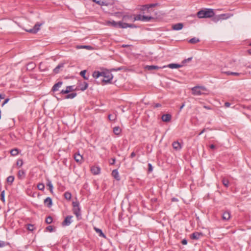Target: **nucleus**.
<instances>
[{
    "mask_svg": "<svg viewBox=\"0 0 251 251\" xmlns=\"http://www.w3.org/2000/svg\"><path fill=\"white\" fill-rule=\"evenodd\" d=\"M93 76L95 78H98L102 77L103 78L101 79V81L105 83H110V81L113 78L112 74L109 71L99 72L94 71L93 73Z\"/></svg>",
    "mask_w": 251,
    "mask_h": 251,
    "instance_id": "nucleus-1",
    "label": "nucleus"
},
{
    "mask_svg": "<svg viewBox=\"0 0 251 251\" xmlns=\"http://www.w3.org/2000/svg\"><path fill=\"white\" fill-rule=\"evenodd\" d=\"M214 15V12L212 9L201 10L197 13V16L199 18H211Z\"/></svg>",
    "mask_w": 251,
    "mask_h": 251,
    "instance_id": "nucleus-2",
    "label": "nucleus"
},
{
    "mask_svg": "<svg viewBox=\"0 0 251 251\" xmlns=\"http://www.w3.org/2000/svg\"><path fill=\"white\" fill-rule=\"evenodd\" d=\"M206 90V89L204 86H195L192 88V94L195 96H200Z\"/></svg>",
    "mask_w": 251,
    "mask_h": 251,
    "instance_id": "nucleus-3",
    "label": "nucleus"
},
{
    "mask_svg": "<svg viewBox=\"0 0 251 251\" xmlns=\"http://www.w3.org/2000/svg\"><path fill=\"white\" fill-rule=\"evenodd\" d=\"M73 205L74 213L76 216L77 217H78L80 215V208L79 207V202L77 201H73Z\"/></svg>",
    "mask_w": 251,
    "mask_h": 251,
    "instance_id": "nucleus-4",
    "label": "nucleus"
},
{
    "mask_svg": "<svg viewBox=\"0 0 251 251\" xmlns=\"http://www.w3.org/2000/svg\"><path fill=\"white\" fill-rule=\"evenodd\" d=\"M166 68V66H163L162 67H159L156 65H146L144 67V68L146 70L151 71L153 70H158L159 69H163Z\"/></svg>",
    "mask_w": 251,
    "mask_h": 251,
    "instance_id": "nucleus-5",
    "label": "nucleus"
},
{
    "mask_svg": "<svg viewBox=\"0 0 251 251\" xmlns=\"http://www.w3.org/2000/svg\"><path fill=\"white\" fill-rule=\"evenodd\" d=\"M73 216L68 215L67 216L62 223V226H69L72 222V219Z\"/></svg>",
    "mask_w": 251,
    "mask_h": 251,
    "instance_id": "nucleus-6",
    "label": "nucleus"
},
{
    "mask_svg": "<svg viewBox=\"0 0 251 251\" xmlns=\"http://www.w3.org/2000/svg\"><path fill=\"white\" fill-rule=\"evenodd\" d=\"M42 25V24L37 23L35 25L33 28L26 30V31L30 33H36L39 30L40 27Z\"/></svg>",
    "mask_w": 251,
    "mask_h": 251,
    "instance_id": "nucleus-7",
    "label": "nucleus"
},
{
    "mask_svg": "<svg viewBox=\"0 0 251 251\" xmlns=\"http://www.w3.org/2000/svg\"><path fill=\"white\" fill-rule=\"evenodd\" d=\"M77 90V88L75 89L74 86H68L66 87L65 90H62L60 92V94H68L70 92H72V91H73L75 90Z\"/></svg>",
    "mask_w": 251,
    "mask_h": 251,
    "instance_id": "nucleus-8",
    "label": "nucleus"
},
{
    "mask_svg": "<svg viewBox=\"0 0 251 251\" xmlns=\"http://www.w3.org/2000/svg\"><path fill=\"white\" fill-rule=\"evenodd\" d=\"M88 83L86 82H83L82 83H80L77 86V87L76 88H77V90H80L82 91H84V90L87 89V88H88Z\"/></svg>",
    "mask_w": 251,
    "mask_h": 251,
    "instance_id": "nucleus-9",
    "label": "nucleus"
},
{
    "mask_svg": "<svg viewBox=\"0 0 251 251\" xmlns=\"http://www.w3.org/2000/svg\"><path fill=\"white\" fill-rule=\"evenodd\" d=\"M74 157L77 163L81 164L83 162V157L79 153H75Z\"/></svg>",
    "mask_w": 251,
    "mask_h": 251,
    "instance_id": "nucleus-10",
    "label": "nucleus"
},
{
    "mask_svg": "<svg viewBox=\"0 0 251 251\" xmlns=\"http://www.w3.org/2000/svg\"><path fill=\"white\" fill-rule=\"evenodd\" d=\"M63 83L62 81H59L57 83H55L52 87V89H51V90L53 91V92H56V91H57L59 88L61 87V86H62Z\"/></svg>",
    "mask_w": 251,
    "mask_h": 251,
    "instance_id": "nucleus-11",
    "label": "nucleus"
},
{
    "mask_svg": "<svg viewBox=\"0 0 251 251\" xmlns=\"http://www.w3.org/2000/svg\"><path fill=\"white\" fill-rule=\"evenodd\" d=\"M233 14L230 13L222 14L219 15V17L221 20H226L232 17Z\"/></svg>",
    "mask_w": 251,
    "mask_h": 251,
    "instance_id": "nucleus-12",
    "label": "nucleus"
},
{
    "mask_svg": "<svg viewBox=\"0 0 251 251\" xmlns=\"http://www.w3.org/2000/svg\"><path fill=\"white\" fill-rule=\"evenodd\" d=\"M25 177V172L24 170H20L18 172V177L19 179H23Z\"/></svg>",
    "mask_w": 251,
    "mask_h": 251,
    "instance_id": "nucleus-13",
    "label": "nucleus"
},
{
    "mask_svg": "<svg viewBox=\"0 0 251 251\" xmlns=\"http://www.w3.org/2000/svg\"><path fill=\"white\" fill-rule=\"evenodd\" d=\"M183 27V25L182 23H177L175 25H173L172 28L175 30H179L181 29Z\"/></svg>",
    "mask_w": 251,
    "mask_h": 251,
    "instance_id": "nucleus-14",
    "label": "nucleus"
},
{
    "mask_svg": "<svg viewBox=\"0 0 251 251\" xmlns=\"http://www.w3.org/2000/svg\"><path fill=\"white\" fill-rule=\"evenodd\" d=\"M171 115L169 114H163L162 116L161 119L163 122H168L171 119Z\"/></svg>",
    "mask_w": 251,
    "mask_h": 251,
    "instance_id": "nucleus-15",
    "label": "nucleus"
},
{
    "mask_svg": "<svg viewBox=\"0 0 251 251\" xmlns=\"http://www.w3.org/2000/svg\"><path fill=\"white\" fill-rule=\"evenodd\" d=\"M100 169L99 167L93 166L91 167V171L94 175H98L100 173Z\"/></svg>",
    "mask_w": 251,
    "mask_h": 251,
    "instance_id": "nucleus-16",
    "label": "nucleus"
},
{
    "mask_svg": "<svg viewBox=\"0 0 251 251\" xmlns=\"http://www.w3.org/2000/svg\"><path fill=\"white\" fill-rule=\"evenodd\" d=\"M202 235L201 233L195 232L191 235V237L193 239L198 240Z\"/></svg>",
    "mask_w": 251,
    "mask_h": 251,
    "instance_id": "nucleus-17",
    "label": "nucleus"
},
{
    "mask_svg": "<svg viewBox=\"0 0 251 251\" xmlns=\"http://www.w3.org/2000/svg\"><path fill=\"white\" fill-rule=\"evenodd\" d=\"M230 218V214L228 211H225L222 215L223 220L227 221Z\"/></svg>",
    "mask_w": 251,
    "mask_h": 251,
    "instance_id": "nucleus-18",
    "label": "nucleus"
},
{
    "mask_svg": "<svg viewBox=\"0 0 251 251\" xmlns=\"http://www.w3.org/2000/svg\"><path fill=\"white\" fill-rule=\"evenodd\" d=\"M166 67H168L171 69L179 68L182 66V65H179V64H176V63H171V64H169V65H166Z\"/></svg>",
    "mask_w": 251,
    "mask_h": 251,
    "instance_id": "nucleus-19",
    "label": "nucleus"
},
{
    "mask_svg": "<svg viewBox=\"0 0 251 251\" xmlns=\"http://www.w3.org/2000/svg\"><path fill=\"white\" fill-rule=\"evenodd\" d=\"M44 203L48 207H51L52 205V200L50 198L48 197L44 200Z\"/></svg>",
    "mask_w": 251,
    "mask_h": 251,
    "instance_id": "nucleus-20",
    "label": "nucleus"
},
{
    "mask_svg": "<svg viewBox=\"0 0 251 251\" xmlns=\"http://www.w3.org/2000/svg\"><path fill=\"white\" fill-rule=\"evenodd\" d=\"M112 175L116 180H119L120 179V177L119 175V173L117 170H114L112 172Z\"/></svg>",
    "mask_w": 251,
    "mask_h": 251,
    "instance_id": "nucleus-21",
    "label": "nucleus"
},
{
    "mask_svg": "<svg viewBox=\"0 0 251 251\" xmlns=\"http://www.w3.org/2000/svg\"><path fill=\"white\" fill-rule=\"evenodd\" d=\"M94 229L96 231V232L99 234V235L100 236V237H103L104 238H106V236L105 235H104V234L102 232V230L100 229V228H97L96 227H94Z\"/></svg>",
    "mask_w": 251,
    "mask_h": 251,
    "instance_id": "nucleus-22",
    "label": "nucleus"
},
{
    "mask_svg": "<svg viewBox=\"0 0 251 251\" xmlns=\"http://www.w3.org/2000/svg\"><path fill=\"white\" fill-rule=\"evenodd\" d=\"M64 67V64L63 63H60L58 64L54 69H53V72L55 74H58L59 72V70L61 68H63Z\"/></svg>",
    "mask_w": 251,
    "mask_h": 251,
    "instance_id": "nucleus-23",
    "label": "nucleus"
},
{
    "mask_svg": "<svg viewBox=\"0 0 251 251\" xmlns=\"http://www.w3.org/2000/svg\"><path fill=\"white\" fill-rule=\"evenodd\" d=\"M172 145L174 149L176 150H179L181 148L180 144L178 142H174Z\"/></svg>",
    "mask_w": 251,
    "mask_h": 251,
    "instance_id": "nucleus-24",
    "label": "nucleus"
},
{
    "mask_svg": "<svg viewBox=\"0 0 251 251\" xmlns=\"http://www.w3.org/2000/svg\"><path fill=\"white\" fill-rule=\"evenodd\" d=\"M133 17L132 15H124L122 17L123 21L132 20L133 21Z\"/></svg>",
    "mask_w": 251,
    "mask_h": 251,
    "instance_id": "nucleus-25",
    "label": "nucleus"
},
{
    "mask_svg": "<svg viewBox=\"0 0 251 251\" xmlns=\"http://www.w3.org/2000/svg\"><path fill=\"white\" fill-rule=\"evenodd\" d=\"M107 25L116 27L118 26H119V22H116L114 21H108V22H107Z\"/></svg>",
    "mask_w": 251,
    "mask_h": 251,
    "instance_id": "nucleus-26",
    "label": "nucleus"
},
{
    "mask_svg": "<svg viewBox=\"0 0 251 251\" xmlns=\"http://www.w3.org/2000/svg\"><path fill=\"white\" fill-rule=\"evenodd\" d=\"M76 95L77 94L76 93H72L67 95L65 96V98L66 99H74Z\"/></svg>",
    "mask_w": 251,
    "mask_h": 251,
    "instance_id": "nucleus-27",
    "label": "nucleus"
},
{
    "mask_svg": "<svg viewBox=\"0 0 251 251\" xmlns=\"http://www.w3.org/2000/svg\"><path fill=\"white\" fill-rule=\"evenodd\" d=\"M14 179H15V177L14 176H9L7 178L6 181L8 183H9L10 185H11L12 184L13 182L14 181Z\"/></svg>",
    "mask_w": 251,
    "mask_h": 251,
    "instance_id": "nucleus-28",
    "label": "nucleus"
},
{
    "mask_svg": "<svg viewBox=\"0 0 251 251\" xmlns=\"http://www.w3.org/2000/svg\"><path fill=\"white\" fill-rule=\"evenodd\" d=\"M121 129L119 126H116L113 128V132L116 135H119L121 133Z\"/></svg>",
    "mask_w": 251,
    "mask_h": 251,
    "instance_id": "nucleus-29",
    "label": "nucleus"
},
{
    "mask_svg": "<svg viewBox=\"0 0 251 251\" xmlns=\"http://www.w3.org/2000/svg\"><path fill=\"white\" fill-rule=\"evenodd\" d=\"M222 183L225 187L227 188L229 185V180L226 177H223Z\"/></svg>",
    "mask_w": 251,
    "mask_h": 251,
    "instance_id": "nucleus-30",
    "label": "nucleus"
},
{
    "mask_svg": "<svg viewBox=\"0 0 251 251\" xmlns=\"http://www.w3.org/2000/svg\"><path fill=\"white\" fill-rule=\"evenodd\" d=\"M47 185V186H48L49 187V190H50V192L51 193H52L53 187L51 183V181L50 180H49V179L48 180Z\"/></svg>",
    "mask_w": 251,
    "mask_h": 251,
    "instance_id": "nucleus-31",
    "label": "nucleus"
},
{
    "mask_svg": "<svg viewBox=\"0 0 251 251\" xmlns=\"http://www.w3.org/2000/svg\"><path fill=\"white\" fill-rule=\"evenodd\" d=\"M142 17H143V15H141L140 14L135 16L133 17V22H134L135 21H142Z\"/></svg>",
    "mask_w": 251,
    "mask_h": 251,
    "instance_id": "nucleus-32",
    "label": "nucleus"
},
{
    "mask_svg": "<svg viewBox=\"0 0 251 251\" xmlns=\"http://www.w3.org/2000/svg\"><path fill=\"white\" fill-rule=\"evenodd\" d=\"M153 19V18L151 16H148L143 15L142 21L148 22V21H150L151 19Z\"/></svg>",
    "mask_w": 251,
    "mask_h": 251,
    "instance_id": "nucleus-33",
    "label": "nucleus"
},
{
    "mask_svg": "<svg viewBox=\"0 0 251 251\" xmlns=\"http://www.w3.org/2000/svg\"><path fill=\"white\" fill-rule=\"evenodd\" d=\"M119 27L122 28H126L127 27V24L125 23H123L121 21L119 22Z\"/></svg>",
    "mask_w": 251,
    "mask_h": 251,
    "instance_id": "nucleus-34",
    "label": "nucleus"
},
{
    "mask_svg": "<svg viewBox=\"0 0 251 251\" xmlns=\"http://www.w3.org/2000/svg\"><path fill=\"white\" fill-rule=\"evenodd\" d=\"M117 115L116 114H109L108 118L109 120L111 121H114L116 119Z\"/></svg>",
    "mask_w": 251,
    "mask_h": 251,
    "instance_id": "nucleus-35",
    "label": "nucleus"
},
{
    "mask_svg": "<svg viewBox=\"0 0 251 251\" xmlns=\"http://www.w3.org/2000/svg\"><path fill=\"white\" fill-rule=\"evenodd\" d=\"M64 197L67 200H70L72 198V195L70 192H66L64 193Z\"/></svg>",
    "mask_w": 251,
    "mask_h": 251,
    "instance_id": "nucleus-36",
    "label": "nucleus"
},
{
    "mask_svg": "<svg viewBox=\"0 0 251 251\" xmlns=\"http://www.w3.org/2000/svg\"><path fill=\"white\" fill-rule=\"evenodd\" d=\"M23 165V161L22 159H19L17 160L16 166L18 168L21 167Z\"/></svg>",
    "mask_w": 251,
    "mask_h": 251,
    "instance_id": "nucleus-37",
    "label": "nucleus"
},
{
    "mask_svg": "<svg viewBox=\"0 0 251 251\" xmlns=\"http://www.w3.org/2000/svg\"><path fill=\"white\" fill-rule=\"evenodd\" d=\"M200 41V40L198 38H197L196 37H194L192 39H191L189 42L191 44H196Z\"/></svg>",
    "mask_w": 251,
    "mask_h": 251,
    "instance_id": "nucleus-38",
    "label": "nucleus"
},
{
    "mask_svg": "<svg viewBox=\"0 0 251 251\" xmlns=\"http://www.w3.org/2000/svg\"><path fill=\"white\" fill-rule=\"evenodd\" d=\"M10 153L12 156H16L19 153V151L17 149H14L10 151Z\"/></svg>",
    "mask_w": 251,
    "mask_h": 251,
    "instance_id": "nucleus-39",
    "label": "nucleus"
},
{
    "mask_svg": "<svg viewBox=\"0 0 251 251\" xmlns=\"http://www.w3.org/2000/svg\"><path fill=\"white\" fill-rule=\"evenodd\" d=\"M86 70H83L82 71L80 72V75L83 77V78L85 79V80H87L88 79V77H87L86 75H85V74H86Z\"/></svg>",
    "mask_w": 251,
    "mask_h": 251,
    "instance_id": "nucleus-40",
    "label": "nucleus"
},
{
    "mask_svg": "<svg viewBox=\"0 0 251 251\" xmlns=\"http://www.w3.org/2000/svg\"><path fill=\"white\" fill-rule=\"evenodd\" d=\"M77 49H86L88 50H90L92 49V47L90 46H77Z\"/></svg>",
    "mask_w": 251,
    "mask_h": 251,
    "instance_id": "nucleus-41",
    "label": "nucleus"
},
{
    "mask_svg": "<svg viewBox=\"0 0 251 251\" xmlns=\"http://www.w3.org/2000/svg\"><path fill=\"white\" fill-rule=\"evenodd\" d=\"M52 222V218L51 216H48L46 219V223L48 224H51Z\"/></svg>",
    "mask_w": 251,
    "mask_h": 251,
    "instance_id": "nucleus-42",
    "label": "nucleus"
},
{
    "mask_svg": "<svg viewBox=\"0 0 251 251\" xmlns=\"http://www.w3.org/2000/svg\"><path fill=\"white\" fill-rule=\"evenodd\" d=\"M37 188L40 190H43L45 188V186L43 183H39L37 185Z\"/></svg>",
    "mask_w": 251,
    "mask_h": 251,
    "instance_id": "nucleus-43",
    "label": "nucleus"
},
{
    "mask_svg": "<svg viewBox=\"0 0 251 251\" xmlns=\"http://www.w3.org/2000/svg\"><path fill=\"white\" fill-rule=\"evenodd\" d=\"M0 200L3 202L5 201V199H4V191H2L1 193V194H0Z\"/></svg>",
    "mask_w": 251,
    "mask_h": 251,
    "instance_id": "nucleus-44",
    "label": "nucleus"
},
{
    "mask_svg": "<svg viewBox=\"0 0 251 251\" xmlns=\"http://www.w3.org/2000/svg\"><path fill=\"white\" fill-rule=\"evenodd\" d=\"M156 5V4H149V5H146L145 6V7L146 8L149 9L150 8L155 6Z\"/></svg>",
    "mask_w": 251,
    "mask_h": 251,
    "instance_id": "nucleus-45",
    "label": "nucleus"
},
{
    "mask_svg": "<svg viewBox=\"0 0 251 251\" xmlns=\"http://www.w3.org/2000/svg\"><path fill=\"white\" fill-rule=\"evenodd\" d=\"M153 170V167L151 164H148V172H151Z\"/></svg>",
    "mask_w": 251,
    "mask_h": 251,
    "instance_id": "nucleus-46",
    "label": "nucleus"
},
{
    "mask_svg": "<svg viewBox=\"0 0 251 251\" xmlns=\"http://www.w3.org/2000/svg\"><path fill=\"white\" fill-rule=\"evenodd\" d=\"M127 27L136 28L137 27V26L134 24H127Z\"/></svg>",
    "mask_w": 251,
    "mask_h": 251,
    "instance_id": "nucleus-47",
    "label": "nucleus"
},
{
    "mask_svg": "<svg viewBox=\"0 0 251 251\" xmlns=\"http://www.w3.org/2000/svg\"><path fill=\"white\" fill-rule=\"evenodd\" d=\"M46 229L47 230H48V231H50V232H51L53 231V228H52V226H47L46 227Z\"/></svg>",
    "mask_w": 251,
    "mask_h": 251,
    "instance_id": "nucleus-48",
    "label": "nucleus"
},
{
    "mask_svg": "<svg viewBox=\"0 0 251 251\" xmlns=\"http://www.w3.org/2000/svg\"><path fill=\"white\" fill-rule=\"evenodd\" d=\"M192 57H189L186 59H185L182 61V63H185L187 62H189L192 60Z\"/></svg>",
    "mask_w": 251,
    "mask_h": 251,
    "instance_id": "nucleus-49",
    "label": "nucleus"
},
{
    "mask_svg": "<svg viewBox=\"0 0 251 251\" xmlns=\"http://www.w3.org/2000/svg\"><path fill=\"white\" fill-rule=\"evenodd\" d=\"M241 74V73H236V72H231V75H235V76H239Z\"/></svg>",
    "mask_w": 251,
    "mask_h": 251,
    "instance_id": "nucleus-50",
    "label": "nucleus"
},
{
    "mask_svg": "<svg viewBox=\"0 0 251 251\" xmlns=\"http://www.w3.org/2000/svg\"><path fill=\"white\" fill-rule=\"evenodd\" d=\"M5 245L6 244L4 242L0 241V248L4 247Z\"/></svg>",
    "mask_w": 251,
    "mask_h": 251,
    "instance_id": "nucleus-51",
    "label": "nucleus"
},
{
    "mask_svg": "<svg viewBox=\"0 0 251 251\" xmlns=\"http://www.w3.org/2000/svg\"><path fill=\"white\" fill-rule=\"evenodd\" d=\"M114 15L118 17H120L121 16V13L120 12H116L114 13Z\"/></svg>",
    "mask_w": 251,
    "mask_h": 251,
    "instance_id": "nucleus-52",
    "label": "nucleus"
},
{
    "mask_svg": "<svg viewBox=\"0 0 251 251\" xmlns=\"http://www.w3.org/2000/svg\"><path fill=\"white\" fill-rule=\"evenodd\" d=\"M181 243L183 244V245H186L187 244V241L186 239H184L182 240L181 241Z\"/></svg>",
    "mask_w": 251,
    "mask_h": 251,
    "instance_id": "nucleus-53",
    "label": "nucleus"
},
{
    "mask_svg": "<svg viewBox=\"0 0 251 251\" xmlns=\"http://www.w3.org/2000/svg\"><path fill=\"white\" fill-rule=\"evenodd\" d=\"M9 100V99H6L3 102L2 104V106H3L4 104H5L6 103L8 102V101Z\"/></svg>",
    "mask_w": 251,
    "mask_h": 251,
    "instance_id": "nucleus-54",
    "label": "nucleus"
},
{
    "mask_svg": "<svg viewBox=\"0 0 251 251\" xmlns=\"http://www.w3.org/2000/svg\"><path fill=\"white\" fill-rule=\"evenodd\" d=\"M94 2L96 3L100 4H101V0H92Z\"/></svg>",
    "mask_w": 251,
    "mask_h": 251,
    "instance_id": "nucleus-55",
    "label": "nucleus"
},
{
    "mask_svg": "<svg viewBox=\"0 0 251 251\" xmlns=\"http://www.w3.org/2000/svg\"><path fill=\"white\" fill-rule=\"evenodd\" d=\"M230 105V103L228 102H225V106L226 107H229Z\"/></svg>",
    "mask_w": 251,
    "mask_h": 251,
    "instance_id": "nucleus-56",
    "label": "nucleus"
},
{
    "mask_svg": "<svg viewBox=\"0 0 251 251\" xmlns=\"http://www.w3.org/2000/svg\"><path fill=\"white\" fill-rule=\"evenodd\" d=\"M136 155V154L134 152H132L131 154H130V157L131 158H133L134 157V156H135Z\"/></svg>",
    "mask_w": 251,
    "mask_h": 251,
    "instance_id": "nucleus-57",
    "label": "nucleus"
},
{
    "mask_svg": "<svg viewBox=\"0 0 251 251\" xmlns=\"http://www.w3.org/2000/svg\"><path fill=\"white\" fill-rule=\"evenodd\" d=\"M32 227H33V226H32V225H29L28 226V230H33Z\"/></svg>",
    "mask_w": 251,
    "mask_h": 251,
    "instance_id": "nucleus-58",
    "label": "nucleus"
},
{
    "mask_svg": "<svg viewBox=\"0 0 251 251\" xmlns=\"http://www.w3.org/2000/svg\"><path fill=\"white\" fill-rule=\"evenodd\" d=\"M161 106V105L160 103H157L155 104L154 107L157 108V107H160Z\"/></svg>",
    "mask_w": 251,
    "mask_h": 251,
    "instance_id": "nucleus-59",
    "label": "nucleus"
},
{
    "mask_svg": "<svg viewBox=\"0 0 251 251\" xmlns=\"http://www.w3.org/2000/svg\"><path fill=\"white\" fill-rule=\"evenodd\" d=\"M115 158H112V162H110V164L113 165L115 163Z\"/></svg>",
    "mask_w": 251,
    "mask_h": 251,
    "instance_id": "nucleus-60",
    "label": "nucleus"
},
{
    "mask_svg": "<svg viewBox=\"0 0 251 251\" xmlns=\"http://www.w3.org/2000/svg\"><path fill=\"white\" fill-rule=\"evenodd\" d=\"M172 201H178V199L177 198H173L172 199Z\"/></svg>",
    "mask_w": 251,
    "mask_h": 251,
    "instance_id": "nucleus-61",
    "label": "nucleus"
},
{
    "mask_svg": "<svg viewBox=\"0 0 251 251\" xmlns=\"http://www.w3.org/2000/svg\"><path fill=\"white\" fill-rule=\"evenodd\" d=\"M210 148L211 149H214L215 148V145L212 144L210 146Z\"/></svg>",
    "mask_w": 251,
    "mask_h": 251,
    "instance_id": "nucleus-62",
    "label": "nucleus"
},
{
    "mask_svg": "<svg viewBox=\"0 0 251 251\" xmlns=\"http://www.w3.org/2000/svg\"><path fill=\"white\" fill-rule=\"evenodd\" d=\"M232 72H230V71H227V72H225V73L227 75H231V73Z\"/></svg>",
    "mask_w": 251,
    "mask_h": 251,
    "instance_id": "nucleus-63",
    "label": "nucleus"
},
{
    "mask_svg": "<svg viewBox=\"0 0 251 251\" xmlns=\"http://www.w3.org/2000/svg\"><path fill=\"white\" fill-rule=\"evenodd\" d=\"M205 128L201 130V131L199 134V135L202 134L204 132H205Z\"/></svg>",
    "mask_w": 251,
    "mask_h": 251,
    "instance_id": "nucleus-64",
    "label": "nucleus"
}]
</instances>
